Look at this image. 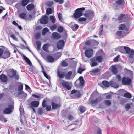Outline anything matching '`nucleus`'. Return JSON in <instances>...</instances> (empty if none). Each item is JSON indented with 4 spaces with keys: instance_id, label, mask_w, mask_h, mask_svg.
I'll return each instance as SVG.
<instances>
[{
    "instance_id": "nucleus-1",
    "label": "nucleus",
    "mask_w": 134,
    "mask_h": 134,
    "mask_svg": "<svg viewBox=\"0 0 134 134\" xmlns=\"http://www.w3.org/2000/svg\"><path fill=\"white\" fill-rule=\"evenodd\" d=\"M8 76L10 78H14L15 80H18L20 78L17 71L13 69H10L8 73Z\"/></svg>"
},
{
    "instance_id": "nucleus-2",
    "label": "nucleus",
    "mask_w": 134,
    "mask_h": 134,
    "mask_svg": "<svg viewBox=\"0 0 134 134\" xmlns=\"http://www.w3.org/2000/svg\"><path fill=\"white\" fill-rule=\"evenodd\" d=\"M102 99L100 97L96 98L90 97L88 101L89 102L92 106H94L101 101Z\"/></svg>"
},
{
    "instance_id": "nucleus-3",
    "label": "nucleus",
    "mask_w": 134,
    "mask_h": 134,
    "mask_svg": "<svg viewBox=\"0 0 134 134\" xmlns=\"http://www.w3.org/2000/svg\"><path fill=\"white\" fill-rule=\"evenodd\" d=\"M85 10V8L84 7L77 9L75 11V13L74 14V17L75 18H78L82 16L83 15L82 12Z\"/></svg>"
},
{
    "instance_id": "nucleus-4",
    "label": "nucleus",
    "mask_w": 134,
    "mask_h": 134,
    "mask_svg": "<svg viewBox=\"0 0 134 134\" xmlns=\"http://www.w3.org/2000/svg\"><path fill=\"white\" fill-rule=\"evenodd\" d=\"M61 84L62 87L65 90H69L71 88V87L70 86L68 81L62 80L61 82Z\"/></svg>"
},
{
    "instance_id": "nucleus-5",
    "label": "nucleus",
    "mask_w": 134,
    "mask_h": 134,
    "mask_svg": "<svg viewBox=\"0 0 134 134\" xmlns=\"http://www.w3.org/2000/svg\"><path fill=\"white\" fill-rule=\"evenodd\" d=\"M14 109L13 105H9L8 107L5 108L3 111V113L4 114H9L11 113L13 111Z\"/></svg>"
},
{
    "instance_id": "nucleus-6",
    "label": "nucleus",
    "mask_w": 134,
    "mask_h": 134,
    "mask_svg": "<svg viewBox=\"0 0 134 134\" xmlns=\"http://www.w3.org/2000/svg\"><path fill=\"white\" fill-rule=\"evenodd\" d=\"M79 79V82L78 81H76L75 83V86L78 87L80 86L81 87L85 83V81L83 77L82 76L80 77Z\"/></svg>"
},
{
    "instance_id": "nucleus-7",
    "label": "nucleus",
    "mask_w": 134,
    "mask_h": 134,
    "mask_svg": "<svg viewBox=\"0 0 134 134\" xmlns=\"http://www.w3.org/2000/svg\"><path fill=\"white\" fill-rule=\"evenodd\" d=\"M125 51L127 54H130L129 57L131 58H133V55L134 54V50L132 49H131L129 47L125 46Z\"/></svg>"
},
{
    "instance_id": "nucleus-8",
    "label": "nucleus",
    "mask_w": 134,
    "mask_h": 134,
    "mask_svg": "<svg viewBox=\"0 0 134 134\" xmlns=\"http://www.w3.org/2000/svg\"><path fill=\"white\" fill-rule=\"evenodd\" d=\"M84 16L89 20H91L94 16V12L92 11H90L84 14Z\"/></svg>"
},
{
    "instance_id": "nucleus-9",
    "label": "nucleus",
    "mask_w": 134,
    "mask_h": 134,
    "mask_svg": "<svg viewBox=\"0 0 134 134\" xmlns=\"http://www.w3.org/2000/svg\"><path fill=\"white\" fill-rule=\"evenodd\" d=\"M122 84L124 85H129L132 82L131 80L129 77H123L122 80Z\"/></svg>"
},
{
    "instance_id": "nucleus-10",
    "label": "nucleus",
    "mask_w": 134,
    "mask_h": 134,
    "mask_svg": "<svg viewBox=\"0 0 134 134\" xmlns=\"http://www.w3.org/2000/svg\"><path fill=\"white\" fill-rule=\"evenodd\" d=\"M93 50L91 49H89L86 50L85 52L86 56L88 58L91 57L93 54Z\"/></svg>"
},
{
    "instance_id": "nucleus-11",
    "label": "nucleus",
    "mask_w": 134,
    "mask_h": 134,
    "mask_svg": "<svg viewBox=\"0 0 134 134\" xmlns=\"http://www.w3.org/2000/svg\"><path fill=\"white\" fill-rule=\"evenodd\" d=\"M2 55L3 58L5 59L10 57V53L8 49H6L3 52Z\"/></svg>"
},
{
    "instance_id": "nucleus-12",
    "label": "nucleus",
    "mask_w": 134,
    "mask_h": 134,
    "mask_svg": "<svg viewBox=\"0 0 134 134\" xmlns=\"http://www.w3.org/2000/svg\"><path fill=\"white\" fill-rule=\"evenodd\" d=\"M48 17L47 16L44 15L40 19V22L42 24H46L48 22Z\"/></svg>"
},
{
    "instance_id": "nucleus-13",
    "label": "nucleus",
    "mask_w": 134,
    "mask_h": 134,
    "mask_svg": "<svg viewBox=\"0 0 134 134\" xmlns=\"http://www.w3.org/2000/svg\"><path fill=\"white\" fill-rule=\"evenodd\" d=\"M64 44V42L63 40H60L57 44V47L58 49H60Z\"/></svg>"
},
{
    "instance_id": "nucleus-14",
    "label": "nucleus",
    "mask_w": 134,
    "mask_h": 134,
    "mask_svg": "<svg viewBox=\"0 0 134 134\" xmlns=\"http://www.w3.org/2000/svg\"><path fill=\"white\" fill-rule=\"evenodd\" d=\"M90 64L91 67L96 66L98 65V63L93 58H91L90 59Z\"/></svg>"
},
{
    "instance_id": "nucleus-15",
    "label": "nucleus",
    "mask_w": 134,
    "mask_h": 134,
    "mask_svg": "<svg viewBox=\"0 0 134 134\" xmlns=\"http://www.w3.org/2000/svg\"><path fill=\"white\" fill-rule=\"evenodd\" d=\"M109 70L113 74H116L118 72V70L116 66L114 65H112L109 68Z\"/></svg>"
},
{
    "instance_id": "nucleus-16",
    "label": "nucleus",
    "mask_w": 134,
    "mask_h": 134,
    "mask_svg": "<svg viewBox=\"0 0 134 134\" xmlns=\"http://www.w3.org/2000/svg\"><path fill=\"white\" fill-rule=\"evenodd\" d=\"M52 106V109H56L60 108L61 106L60 104H56L54 102H52L51 103Z\"/></svg>"
},
{
    "instance_id": "nucleus-17",
    "label": "nucleus",
    "mask_w": 134,
    "mask_h": 134,
    "mask_svg": "<svg viewBox=\"0 0 134 134\" xmlns=\"http://www.w3.org/2000/svg\"><path fill=\"white\" fill-rule=\"evenodd\" d=\"M52 36L53 38L56 39H59L61 37V35L56 32H54L52 34Z\"/></svg>"
},
{
    "instance_id": "nucleus-18",
    "label": "nucleus",
    "mask_w": 134,
    "mask_h": 134,
    "mask_svg": "<svg viewBox=\"0 0 134 134\" xmlns=\"http://www.w3.org/2000/svg\"><path fill=\"white\" fill-rule=\"evenodd\" d=\"M0 79L3 82H5L7 80L8 78L6 75L2 74L0 75Z\"/></svg>"
},
{
    "instance_id": "nucleus-19",
    "label": "nucleus",
    "mask_w": 134,
    "mask_h": 134,
    "mask_svg": "<svg viewBox=\"0 0 134 134\" xmlns=\"http://www.w3.org/2000/svg\"><path fill=\"white\" fill-rule=\"evenodd\" d=\"M39 104V102L38 101H34L31 102L30 105L31 107H37L38 106Z\"/></svg>"
},
{
    "instance_id": "nucleus-20",
    "label": "nucleus",
    "mask_w": 134,
    "mask_h": 134,
    "mask_svg": "<svg viewBox=\"0 0 134 134\" xmlns=\"http://www.w3.org/2000/svg\"><path fill=\"white\" fill-rule=\"evenodd\" d=\"M110 84L111 87L115 88H118L119 87V85L118 83L113 81H110Z\"/></svg>"
},
{
    "instance_id": "nucleus-21",
    "label": "nucleus",
    "mask_w": 134,
    "mask_h": 134,
    "mask_svg": "<svg viewBox=\"0 0 134 134\" xmlns=\"http://www.w3.org/2000/svg\"><path fill=\"white\" fill-rule=\"evenodd\" d=\"M96 61H97L98 63L101 62L103 60V58L101 56H97L93 57Z\"/></svg>"
},
{
    "instance_id": "nucleus-22",
    "label": "nucleus",
    "mask_w": 134,
    "mask_h": 134,
    "mask_svg": "<svg viewBox=\"0 0 134 134\" xmlns=\"http://www.w3.org/2000/svg\"><path fill=\"white\" fill-rule=\"evenodd\" d=\"M69 26L74 31H76L79 28V25L77 24H74V25H70Z\"/></svg>"
},
{
    "instance_id": "nucleus-23",
    "label": "nucleus",
    "mask_w": 134,
    "mask_h": 134,
    "mask_svg": "<svg viewBox=\"0 0 134 134\" xmlns=\"http://www.w3.org/2000/svg\"><path fill=\"white\" fill-rule=\"evenodd\" d=\"M57 74L59 77L61 79L63 78L65 75V73L64 72H60L59 71H58Z\"/></svg>"
},
{
    "instance_id": "nucleus-24",
    "label": "nucleus",
    "mask_w": 134,
    "mask_h": 134,
    "mask_svg": "<svg viewBox=\"0 0 134 134\" xmlns=\"http://www.w3.org/2000/svg\"><path fill=\"white\" fill-rule=\"evenodd\" d=\"M23 57L24 59L30 66H32V64L31 61L25 55H23Z\"/></svg>"
},
{
    "instance_id": "nucleus-25",
    "label": "nucleus",
    "mask_w": 134,
    "mask_h": 134,
    "mask_svg": "<svg viewBox=\"0 0 134 134\" xmlns=\"http://www.w3.org/2000/svg\"><path fill=\"white\" fill-rule=\"evenodd\" d=\"M98 94V93L96 90L91 94L90 97L96 98Z\"/></svg>"
},
{
    "instance_id": "nucleus-26",
    "label": "nucleus",
    "mask_w": 134,
    "mask_h": 134,
    "mask_svg": "<svg viewBox=\"0 0 134 134\" xmlns=\"http://www.w3.org/2000/svg\"><path fill=\"white\" fill-rule=\"evenodd\" d=\"M125 46H119L116 48V50L121 53H124L125 52Z\"/></svg>"
},
{
    "instance_id": "nucleus-27",
    "label": "nucleus",
    "mask_w": 134,
    "mask_h": 134,
    "mask_svg": "<svg viewBox=\"0 0 134 134\" xmlns=\"http://www.w3.org/2000/svg\"><path fill=\"white\" fill-rule=\"evenodd\" d=\"M34 8V4H30L28 5L26 7V8L27 10H31Z\"/></svg>"
},
{
    "instance_id": "nucleus-28",
    "label": "nucleus",
    "mask_w": 134,
    "mask_h": 134,
    "mask_svg": "<svg viewBox=\"0 0 134 134\" xmlns=\"http://www.w3.org/2000/svg\"><path fill=\"white\" fill-rule=\"evenodd\" d=\"M102 84L104 86L107 87H109L110 85V82H109L106 80L102 81Z\"/></svg>"
},
{
    "instance_id": "nucleus-29",
    "label": "nucleus",
    "mask_w": 134,
    "mask_h": 134,
    "mask_svg": "<svg viewBox=\"0 0 134 134\" xmlns=\"http://www.w3.org/2000/svg\"><path fill=\"white\" fill-rule=\"evenodd\" d=\"M19 17L21 18L24 19H26L27 17L26 14L24 13L20 14L19 15Z\"/></svg>"
},
{
    "instance_id": "nucleus-30",
    "label": "nucleus",
    "mask_w": 134,
    "mask_h": 134,
    "mask_svg": "<svg viewBox=\"0 0 134 134\" xmlns=\"http://www.w3.org/2000/svg\"><path fill=\"white\" fill-rule=\"evenodd\" d=\"M49 46L50 44H49L46 43L43 46V49L46 52H48V47Z\"/></svg>"
},
{
    "instance_id": "nucleus-31",
    "label": "nucleus",
    "mask_w": 134,
    "mask_h": 134,
    "mask_svg": "<svg viewBox=\"0 0 134 134\" xmlns=\"http://www.w3.org/2000/svg\"><path fill=\"white\" fill-rule=\"evenodd\" d=\"M32 96L34 98H36L38 99L39 100H40L41 99L43 98V96L42 94H39V95H37L35 94H33Z\"/></svg>"
},
{
    "instance_id": "nucleus-32",
    "label": "nucleus",
    "mask_w": 134,
    "mask_h": 134,
    "mask_svg": "<svg viewBox=\"0 0 134 134\" xmlns=\"http://www.w3.org/2000/svg\"><path fill=\"white\" fill-rule=\"evenodd\" d=\"M47 61L49 62H52L54 60L53 57L52 56H48L46 57Z\"/></svg>"
},
{
    "instance_id": "nucleus-33",
    "label": "nucleus",
    "mask_w": 134,
    "mask_h": 134,
    "mask_svg": "<svg viewBox=\"0 0 134 134\" xmlns=\"http://www.w3.org/2000/svg\"><path fill=\"white\" fill-rule=\"evenodd\" d=\"M124 2V0H117L115 2L116 3L119 5L122 4Z\"/></svg>"
},
{
    "instance_id": "nucleus-34",
    "label": "nucleus",
    "mask_w": 134,
    "mask_h": 134,
    "mask_svg": "<svg viewBox=\"0 0 134 134\" xmlns=\"http://www.w3.org/2000/svg\"><path fill=\"white\" fill-rule=\"evenodd\" d=\"M29 1V0H23L21 2L22 5L25 6L27 4Z\"/></svg>"
},
{
    "instance_id": "nucleus-35",
    "label": "nucleus",
    "mask_w": 134,
    "mask_h": 134,
    "mask_svg": "<svg viewBox=\"0 0 134 134\" xmlns=\"http://www.w3.org/2000/svg\"><path fill=\"white\" fill-rule=\"evenodd\" d=\"M125 16V14H121L118 17V20L119 21H121L122 19H124Z\"/></svg>"
},
{
    "instance_id": "nucleus-36",
    "label": "nucleus",
    "mask_w": 134,
    "mask_h": 134,
    "mask_svg": "<svg viewBox=\"0 0 134 134\" xmlns=\"http://www.w3.org/2000/svg\"><path fill=\"white\" fill-rule=\"evenodd\" d=\"M123 96L127 98H130L132 97V96L130 93L129 92H127L125 93Z\"/></svg>"
},
{
    "instance_id": "nucleus-37",
    "label": "nucleus",
    "mask_w": 134,
    "mask_h": 134,
    "mask_svg": "<svg viewBox=\"0 0 134 134\" xmlns=\"http://www.w3.org/2000/svg\"><path fill=\"white\" fill-rule=\"evenodd\" d=\"M72 72L71 71H69L67 74L65 76V78L66 79H70V76L72 74Z\"/></svg>"
},
{
    "instance_id": "nucleus-38",
    "label": "nucleus",
    "mask_w": 134,
    "mask_h": 134,
    "mask_svg": "<svg viewBox=\"0 0 134 134\" xmlns=\"http://www.w3.org/2000/svg\"><path fill=\"white\" fill-rule=\"evenodd\" d=\"M19 111L20 115H23L24 114V109L22 106V104L20 105Z\"/></svg>"
},
{
    "instance_id": "nucleus-39",
    "label": "nucleus",
    "mask_w": 134,
    "mask_h": 134,
    "mask_svg": "<svg viewBox=\"0 0 134 134\" xmlns=\"http://www.w3.org/2000/svg\"><path fill=\"white\" fill-rule=\"evenodd\" d=\"M126 28V26L124 24H122L120 25L119 27V30H122L125 29Z\"/></svg>"
},
{
    "instance_id": "nucleus-40",
    "label": "nucleus",
    "mask_w": 134,
    "mask_h": 134,
    "mask_svg": "<svg viewBox=\"0 0 134 134\" xmlns=\"http://www.w3.org/2000/svg\"><path fill=\"white\" fill-rule=\"evenodd\" d=\"M36 44L37 46V49L38 50H39L41 47V43L39 41H37L36 42Z\"/></svg>"
},
{
    "instance_id": "nucleus-41",
    "label": "nucleus",
    "mask_w": 134,
    "mask_h": 134,
    "mask_svg": "<svg viewBox=\"0 0 134 134\" xmlns=\"http://www.w3.org/2000/svg\"><path fill=\"white\" fill-rule=\"evenodd\" d=\"M49 29L45 27L42 30V35H45L47 33V32H49Z\"/></svg>"
},
{
    "instance_id": "nucleus-42",
    "label": "nucleus",
    "mask_w": 134,
    "mask_h": 134,
    "mask_svg": "<svg viewBox=\"0 0 134 134\" xmlns=\"http://www.w3.org/2000/svg\"><path fill=\"white\" fill-rule=\"evenodd\" d=\"M104 103L107 106H109L111 104V102L109 100H106L104 101Z\"/></svg>"
},
{
    "instance_id": "nucleus-43",
    "label": "nucleus",
    "mask_w": 134,
    "mask_h": 134,
    "mask_svg": "<svg viewBox=\"0 0 134 134\" xmlns=\"http://www.w3.org/2000/svg\"><path fill=\"white\" fill-rule=\"evenodd\" d=\"M4 49V47L3 46H0V57L2 55Z\"/></svg>"
},
{
    "instance_id": "nucleus-44",
    "label": "nucleus",
    "mask_w": 134,
    "mask_h": 134,
    "mask_svg": "<svg viewBox=\"0 0 134 134\" xmlns=\"http://www.w3.org/2000/svg\"><path fill=\"white\" fill-rule=\"evenodd\" d=\"M52 11V9L51 8H48L46 10V14L47 15H49L51 14Z\"/></svg>"
},
{
    "instance_id": "nucleus-45",
    "label": "nucleus",
    "mask_w": 134,
    "mask_h": 134,
    "mask_svg": "<svg viewBox=\"0 0 134 134\" xmlns=\"http://www.w3.org/2000/svg\"><path fill=\"white\" fill-rule=\"evenodd\" d=\"M61 65L63 67H66L68 66V64L67 63L66 61L64 60L61 63Z\"/></svg>"
},
{
    "instance_id": "nucleus-46",
    "label": "nucleus",
    "mask_w": 134,
    "mask_h": 134,
    "mask_svg": "<svg viewBox=\"0 0 134 134\" xmlns=\"http://www.w3.org/2000/svg\"><path fill=\"white\" fill-rule=\"evenodd\" d=\"M85 108L83 106H81L79 108V110L81 113H83L85 111Z\"/></svg>"
},
{
    "instance_id": "nucleus-47",
    "label": "nucleus",
    "mask_w": 134,
    "mask_h": 134,
    "mask_svg": "<svg viewBox=\"0 0 134 134\" xmlns=\"http://www.w3.org/2000/svg\"><path fill=\"white\" fill-rule=\"evenodd\" d=\"M100 71V69L99 68H96L94 69H93L92 70L91 72L93 73H97L98 72H99Z\"/></svg>"
},
{
    "instance_id": "nucleus-48",
    "label": "nucleus",
    "mask_w": 134,
    "mask_h": 134,
    "mask_svg": "<svg viewBox=\"0 0 134 134\" xmlns=\"http://www.w3.org/2000/svg\"><path fill=\"white\" fill-rule=\"evenodd\" d=\"M58 16L59 21L61 22H63V20L62 18V16L61 14L60 13H59L58 14Z\"/></svg>"
},
{
    "instance_id": "nucleus-49",
    "label": "nucleus",
    "mask_w": 134,
    "mask_h": 134,
    "mask_svg": "<svg viewBox=\"0 0 134 134\" xmlns=\"http://www.w3.org/2000/svg\"><path fill=\"white\" fill-rule=\"evenodd\" d=\"M50 19L52 23H55V19L54 16H50Z\"/></svg>"
},
{
    "instance_id": "nucleus-50",
    "label": "nucleus",
    "mask_w": 134,
    "mask_h": 134,
    "mask_svg": "<svg viewBox=\"0 0 134 134\" xmlns=\"http://www.w3.org/2000/svg\"><path fill=\"white\" fill-rule=\"evenodd\" d=\"M122 32L121 31H118L116 33V35L117 36L120 37H121V34Z\"/></svg>"
},
{
    "instance_id": "nucleus-51",
    "label": "nucleus",
    "mask_w": 134,
    "mask_h": 134,
    "mask_svg": "<svg viewBox=\"0 0 134 134\" xmlns=\"http://www.w3.org/2000/svg\"><path fill=\"white\" fill-rule=\"evenodd\" d=\"M23 85L22 83H20L19 85L18 86V89L19 91H21L23 89Z\"/></svg>"
},
{
    "instance_id": "nucleus-52",
    "label": "nucleus",
    "mask_w": 134,
    "mask_h": 134,
    "mask_svg": "<svg viewBox=\"0 0 134 134\" xmlns=\"http://www.w3.org/2000/svg\"><path fill=\"white\" fill-rule=\"evenodd\" d=\"M101 27L99 29V30H100L99 32V34L100 35H101L102 34V32L103 31V25H101Z\"/></svg>"
},
{
    "instance_id": "nucleus-53",
    "label": "nucleus",
    "mask_w": 134,
    "mask_h": 134,
    "mask_svg": "<svg viewBox=\"0 0 134 134\" xmlns=\"http://www.w3.org/2000/svg\"><path fill=\"white\" fill-rule=\"evenodd\" d=\"M38 113L39 114H42L43 113V109L42 108H39L38 109Z\"/></svg>"
},
{
    "instance_id": "nucleus-54",
    "label": "nucleus",
    "mask_w": 134,
    "mask_h": 134,
    "mask_svg": "<svg viewBox=\"0 0 134 134\" xmlns=\"http://www.w3.org/2000/svg\"><path fill=\"white\" fill-rule=\"evenodd\" d=\"M40 36V33H36L35 36V37L36 39H38Z\"/></svg>"
},
{
    "instance_id": "nucleus-55",
    "label": "nucleus",
    "mask_w": 134,
    "mask_h": 134,
    "mask_svg": "<svg viewBox=\"0 0 134 134\" xmlns=\"http://www.w3.org/2000/svg\"><path fill=\"white\" fill-rule=\"evenodd\" d=\"M11 38L14 40L16 41H18V40L17 38L15 37V35L13 34H12L11 35Z\"/></svg>"
},
{
    "instance_id": "nucleus-56",
    "label": "nucleus",
    "mask_w": 134,
    "mask_h": 134,
    "mask_svg": "<svg viewBox=\"0 0 134 134\" xmlns=\"http://www.w3.org/2000/svg\"><path fill=\"white\" fill-rule=\"evenodd\" d=\"M46 105V101L44 99L42 103V106L43 107H45Z\"/></svg>"
},
{
    "instance_id": "nucleus-57",
    "label": "nucleus",
    "mask_w": 134,
    "mask_h": 134,
    "mask_svg": "<svg viewBox=\"0 0 134 134\" xmlns=\"http://www.w3.org/2000/svg\"><path fill=\"white\" fill-rule=\"evenodd\" d=\"M86 20V18L83 17L80 18L78 19V21H85Z\"/></svg>"
},
{
    "instance_id": "nucleus-58",
    "label": "nucleus",
    "mask_w": 134,
    "mask_h": 134,
    "mask_svg": "<svg viewBox=\"0 0 134 134\" xmlns=\"http://www.w3.org/2000/svg\"><path fill=\"white\" fill-rule=\"evenodd\" d=\"M63 28L61 26L59 27L58 29V31L59 32H62L63 31Z\"/></svg>"
},
{
    "instance_id": "nucleus-59",
    "label": "nucleus",
    "mask_w": 134,
    "mask_h": 134,
    "mask_svg": "<svg viewBox=\"0 0 134 134\" xmlns=\"http://www.w3.org/2000/svg\"><path fill=\"white\" fill-rule=\"evenodd\" d=\"M85 69L81 68H80L78 70V72L80 74H81L83 71L85 70Z\"/></svg>"
},
{
    "instance_id": "nucleus-60",
    "label": "nucleus",
    "mask_w": 134,
    "mask_h": 134,
    "mask_svg": "<svg viewBox=\"0 0 134 134\" xmlns=\"http://www.w3.org/2000/svg\"><path fill=\"white\" fill-rule=\"evenodd\" d=\"M56 2L58 3L59 4H62L64 2L63 0H54Z\"/></svg>"
},
{
    "instance_id": "nucleus-61",
    "label": "nucleus",
    "mask_w": 134,
    "mask_h": 134,
    "mask_svg": "<svg viewBox=\"0 0 134 134\" xmlns=\"http://www.w3.org/2000/svg\"><path fill=\"white\" fill-rule=\"evenodd\" d=\"M43 73L45 77L49 81L50 79V77L47 75L45 71H43Z\"/></svg>"
},
{
    "instance_id": "nucleus-62",
    "label": "nucleus",
    "mask_w": 134,
    "mask_h": 134,
    "mask_svg": "<svg viewBox=\"0 0 134 134\" xmlns=\"http://www.w3.org/2000/svg\"><path fill=\"white\" fill-rule=\"evenodd\" d=\"M30 66V67L29 68V70L31 72H34V68L32 66H32Z\"/></svg>"
},
{
    "instance_id": "nucleus-63",
    "label": "nucleus",
    "mask_w": 134,
    "mask_h": 134,
    "mask_svg": "<svg viewBox=\"0 0 134 134\" xmlns=\"http://www.w3.org/2000/svg\"><path fill=\"white\" fill-rule=\"evenodd\" d=\"M46 107V109L47 111H49L51 109V107L50 105L47 106Z\"/></svg>"
},
{
    "instance_id": "nucleus-64",
    "label": "nucleus",
    "mask_w": 134,
    "mask_h": 134,
    "mask_svg": "<svg viewBox=\"0 0 134 134\" xmlns=\"http://www.w3.org/2000/svg\"><path fill=\"white\" fill-rule=\"evenodd\" d=\"M119 55L117 56L114 59V61L115 62H117L118 61V58L119 57Z\"/></svg>"
}]
</instances>
